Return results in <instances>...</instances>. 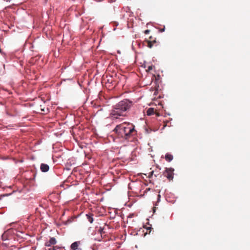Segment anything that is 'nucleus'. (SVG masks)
Masks as SVG:
<instances>
[{"label": "nucleus", "mask_w": 250, "mask_h": 250, "mask_svg": "<svg viewBox=\"0 0 250 250\" xmlns=\"http://www.w3.org/2000/svg\"><path fill=\"white\" fill-rule=\"evenodd\" d=\"M125 111V102L122 101L115 105L111 112L112 117L118 118L119 116H124Z\"/></svg>", "instance_id": "obj_1"}, {"label": "nucleus", "mask_w": 250, "mask_h": 250, "mask_svg": "<svg viewBox=\"0 0 250 250\" xmlns=\"http://www.w3.org/2000/svg\"><path fill=\"white\" fill-rule=\"evenodd\" d=\"M136 134V130L134 129V125L129 123L126 122V139L130 136H133Z\"/></svg>", "instance_id": "obj_2"}, {"label": "nucleus", "mask_w": 250, "mask_h": 250, "mask_svg": "<svg viewBox=\"0 0 250 250\" xmlns=\"http://www.w3.org/2000/svg\"><path fill=\"white\" fill-rule=\"evenodd\" d=\"M173 170L174 169L172 168H166L163 174L169 180H172L173 178Z\"/></svg>", "instance_id": "obj_3"}, {"label": "nucleus", "mask_w": 250, "mask_h": 250, "mask_svg": "<svg viewBox=\"0 0 250 250\" xmlns=\"http://www.w3.org/2000/svg\"><path fill=\"white\" fill-rule=\"evenodd\" d=\"M134 213H132L127 216V220L126 221V223L129 224V227L132 228L136 224V221L134 219H132L134 217Z\"/></svg>", "instance_id": "obj_4"}, {"label": "nucleus", "mask_w": 250, "mask_h": 250, "mask_svg": "<svg viewBox=\"0 0 250 250\" xmlns=\"http://www.w3.org/2000/svg\"><path fill=\"white\" fill-rule=\"evenodd\" d=\"M56 239L54 237H51L48 241L45 243V246L46 247H50L51 245L56 244Z\"/></svg>", "instance_id": "obj_5"}, {"label": "nucleus", "mask_w": 250, "mask_h": 250, "mask_svg": "<svg viewBox=\"0 0 250 250\" xmlns=\"http://www.w3.org/2000/svg\"><path fill=\"white\" fill-rule=\"evenodd\" d=\"M40 169L42 172H46L49 170V167L48 165L42 163L41 165Z\"/></svg>", "instance_id": "obj_6"}, {"label": "nucleus", "mask_w": 250, "mask_h": 250, "mask_svg": "<svg viewBox=\"0 0 250 250\" xmlns=\"http://www.w3.org/2000/svg\"><path fill=\"white\" fill-rule=\"evenodd\" d=\"M149 41H147V46L149 48H151L153 45V43L156 42V40L155 39L153 40V38L152 36H150L149 37Z\"/></svg>", "instance_id": "obj_7"}, {"label": "nucleus", "mask_w": 250, "mask_h": 250, "mask_svg": "<svg viewBox=\"0 0 250 250\" xmlns=\"http://www.w3.org/2000/svg\"><path fill=\"white\" fill-rule=\"evenodd\" d=\"M106 229L105 227H100V228L98 229V231L101 234V237H103V235H105V233H106Z\"/></svg>", "instance_id": "obj_8"}, {"label": "nucleus", "mask_w": 250, "mask_h": 250, "mask_svg": "<svg viewBox=\"0 0 250 250\" xmlns=\"http://www.w3.org/2000/svg\"><path fill=\"white\" fill-rule=\"evenodd\" d=\"M133 104L132 101L126 99V111L129 109Z\"/></svg>", "instance_id": "obj_9"}, {"label": "nucleus", "mask_w": 250, "mask_h": 250, "mask_svg": "<svg viewBox=\"0 0 250 250\" xmlns=\"http://www.w3.org/2000/svg\"><path fill=\"white\" fill-rule=\"evenodd\" d=\"M93 214H86V217L87 220L90 223H92L93 222Z\"/></svg>", "instance_id": "obj_10"}, {"label": "nucleus", "mask_w": 250, "mask_h": 250, "mask_svg": "<svg viewBox=\"0 0 250 250\" xmlns=\"http://www.w3.org/2000/svg\"><path fill=\"white\" fill-rule=\"evenodd\" d=\"M78 242H75L71 244V249L72 250H76L78 249Z\"/></svg>", "instance_id": "obj_11"}, {"label": "nucleus", "mask_w": 250, "mask_h": 250, "mask_svg": "<svg viewBox=\"0 0 250 250\" xmlns=\"http://www.w3.org/2000/svg\"><path fill=\"white\" fill-rule=\"evenodd\" d=\"M165 159L168 162H170L173 159V156L169 153H167L165 155Z\"/></svg>", "instance_id": "obj_12"}, {"label": "nucleus", "mask_w": 250, "mask_h": 250, "mask_svg": "<svg viewBox=\"0 0 250 250\" xmlns=\"http://www.w3.org/2000/svg\"><path fill=\"white\" fill-rule=\"evenodd\" d=\"M154 113V110L153 108H149L147 109L146 111V114L148 116H150L153 114Z\"/></svg>", "instance_id": "obj_13"}, {"label": "nucleus", "mask_w": 250, "mask_h": 250, "mask_svg": "<svg viewBox=\"0 0 250 250\" xmlns=\"http://www.w3.org/2000/svg\"><path fill=\"white\" fill-rule=\"evenodd\" d=\"M158 89H155V91H154V92L153 93V96H154V99L161 98V97L160 96H159L158 97H156V96H157V95L158 94Z\"/></svg>", "instance_id": "obj_14"}, {"label": "nucleus", "mask_w": 250, "mask_h": 250, "mask_svg": "<svg viewBox=\"0 0 250 250\" xmlns=\"http://www.w3.org/2000/svg\"><path fill=\"white\" fill-rule=\"evenodd\" d=\"M121 128V129L123 131L125 132V127L122 126L121 127L120 125H117L115 128L116 130H117L118 129H120Z\"/></svg>", "instance_id": "obj_15"}, {"label": "nucleus", "mask_w": 250, "mask_h": 250, "mask_svg": "<svg viewBox=\"0 0 250 250\" xmlns=\"http://www.w3.org/2000/svg\"><path fill=\"white\" fill-rule=\"evenodd\" d=\"M149 32H150V30H148V29L146 30L145 31V32H144L145 34H148Z\"/></svg>", "instance_id": "obj_16"}, {"label": "nucleus", "mask_w": 250, "mask_h": 250, "mask_svg": "<svg viewBox=\"0 0 250 250\" xmlns=\"http://www.w3.org/2000/svg\"><path fill=\"white\" fill-rule=\"evenodd\" d=\"M160 198H161V196H160V194H159V195H158V201H157V202H159L160 201Z\"/></svg>", "instance_id": "obj_17"}, {"label": "nucleus", "mask_w": 250, "mask_h": 250, "mask_svg": "<svg viewBox=\"0 0 250 250\" xmlns=\"http://www.w3.org/2000/svg\"><path fill=\"white\" fill-rule=\"evenodd\" d=\"M55 250V248L54 247H52V248H48L47 250Z\"/></svg>", "instance_id": "obj_18"}, {"label": "nucleus", "mask_w": 250, "mask_h": 250, "mask_svg": "<svg viewBox=\"0 0 250 250\" xmlns=\"http://www.w3.org/2000/svg\"><path fill=\"white\" fill-rule=\"evenodd\" d=\"M165 31V28H162V29H160V31H161V32H163V31Z\"/></svg>", "instance_id": "obj_19"}, {"label": "nucleus", "mask_w": 250, "mask_h": 250, "mask_svg": "<svg viewBox=\"0 0 250 250\" xmlns=\"http://www.w3.org/2000/svg\"><path fill=\"white\" fill-rule=\"evenodd\" d=\"M153 171H151V172H150V176H149V177H150V176H152V175L153 174Z\"/></svg>", "instance_id": "obj_20"}, {"label": "nucleus", "mask_w": 250, "mask_h": 250, "mask_svg": "<svg viewBox=\"0 0 250 250\" xmlns=\"http://www.w3.org/2000/svg\"><path fill=\"white\" fill-rule=\"evenodd\" d=\"M152 66H149V67H148V69H149V70H151V69H152Z\"/></svg>", "instance_id": "obj_21"}, {"label": "nucleus", "mask_w": 250, "mask_h": 250, "mask_svg": "<svg viewBox=\"0 0 250 250\" xmlns=\"http://www.w3.org/2000/svg\"><path fill=\"white\" fill-rule=\"evenodd\" d=\"M155 209H156V207H154L153 208V211H154V212L155 211Z\"/></svg>", "instance_id": "obj_22"}, {"label": "nucleus", "mask_w": 250, "mask_h": 250, "mask_svg": "<svg viewBox=\"0 0 250 250\" xmlns=\"http://www.w3.org/2000/svg\"><path fill=\"white\" fill-rule=\"evenodd\" d=\"M127 9H129V8H128V7H127V8H126V11H125V12H127Z\"/></svg>", "instance_id": "obj_23"}, {"label": "nucleus", "mask_w": 250, "mask_h": 250, "mask_svg": "<svg viewBox=\"0 0 250 250\" xmlns=\"http://www.w3.org/2000/svg\"><path fill=\"white\" fill-rule=\"evenodd\" d=\"M128 188H130V185H129V184L128 185Z\"/></svg>", "instance_id": "obj_24"}]
</instances>
